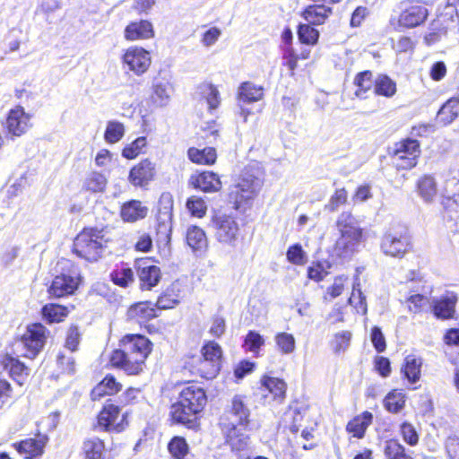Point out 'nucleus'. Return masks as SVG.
<instances>
[{"label":"nucleus","mask_w":459,"mask_h":459,"mask_svg":"<svg viewBox=\"0 0 459 459\" xmlns=\"http://www.w3.org/2000/svg\"><path fill=\"white\" fill-rule=\"evenodd\" d=\"M207 403L204 389L196 385L185 387L177 403L171 406L172 420L188 428L194 426L196 415L200 413Z\"/></svg>","instance_id":"obj_2"},{"label":"nucleus","mask_w":459,"mask_h":459,"mask_svg":"<svg viewBox=\"0 0 459 459\" xmlns=\"http://www.w3.org/2000/svg\"><path fill=\"white\" fill-rule=\"evenodd\" d=\"M49 331L41 324L28 325L26 333L17 342V349L26 358L34 359L46 344Z\"/></svg>","instance_id":"obj_7"},{"label":"nucleus","mask_w":459,"mask_h":459,"mask_svg":"<svg viewBox=\"0 0 459 459\" xmlns=\"http://www.w3.org/2000/svg\"><path fill=\"white\" fill-rule=\"evenodd\" d=\"M278 349L283 354H290L295 350V338L288 333H279L274 337Z\"/></svg>","instance_id":"obj_49"},{"label":"nucleus","mask_w":459,"mask_h":459,"mask_svg":"<svg viewBox=\"0 0 459 459\" xmlns=\"http://www.w3.org/2000/svg\"><path fill=\"white\" fill-rule=\"evenodd\" d=\"M125 134L124 125L118 121L108 122L104 134L105 141L108 143H117Z\"/></svg>","instance_id":"obj_46"},{"label":"nucleus","mask_w":459,"mask_h":459,"mask_svg":"<svg viewBox=\"0 0 459 459\" xmlns=\"http://www.w3.org/2000/svg\"><path fill=\"white\" fill-rule=\"evenodd\" d=\"M419 195L427 203H430L437 193V182L433 176L424 175L417 182Z\"/></svg>","instance_id":"obj_29"},{"label":"nucleus","mask_w":459,"mask_h":459,"mask_svg":"<svg viewBox=\"0 0 459 459\" xmlns=\"http://www.w3.org/2000/svg\"><path fill=\"white\" fill-rule=\"evenodd\" d=\"M48 442L45 435H39L37 438H28L15 444L16 449L20 454L25 455L27 459H39L44 453V447Z\"/></svg>","instance_id":"obj_19"},{"label":"nucleus","mask_w":459,"mask_h":459,"mask_svg":"<svg viewBox=\"0 0 459 459\" xmlns=\"http://www.w3.org/2000/svg\"><path fill=\"white\" fill-rule=\"evenodd\" d=\"M384 452L387 459H412L405 454L404 447L396 440L386 441Z\"/></svg>","instance_id":"obj_47"},{"label":"nucleus","mask_w":459,"mask_h":459,"mask_svg":"<svg viewBox=\"0 0 459 459\" xmlns=\"http://www.w3.org/2000/svg\"><path fill=\"white\" fill-rule=\"evenodd\" d=\"M148 208L138 200H131L125 203L120 211L123 221L134 222L146 217Z\"/></svg>","instance_id":"obj_23"},{"label":"nucleus","mask_w":459,"mask_h":459,"mask_svg":"<svg viewBox=\"0 0 459 459\" xmlns=\"http://www.w3.org/2000/svg\"><path fill=\"white\" fill-rule=\"evenodd\" d=\"M186 207L192 215L198 218L204 216L207 210L204 201L197 196H191L188 198L186 201Z\"/></svg>","instance_id":"obj_57"},{"label":"nucleus","mask_w":459,"mask_h":459,"mask_svg":"<svg viewBox=\"0 0 459 459\" xmlns=\"http://www.w3.org/2000/svg\"><path fill=\"white\" fill-rule=\"evenodd\" d=\"M405 404V395L402 392L394 390L390 392L384 400L385 408L393 413L399 412Z\"/></svg>","instance_id":"obj_43"},{"label":"nucleus","mask_w":459,"mask_h":459,"mask_svg":"<svg viewBox=\"0 0 459 459\" xmlns=\"http://www.w3.org/2000/svg\"><path fill=\"white\" fill-rule=\"evenodd\" d=\"M457 297L455 293H447L439 300H436L433 305V312L437 318H451L455 313V306Z\"/></svg>","instance_id":"obj_24"},{"label":"nucleus","mask_w":459,"mask_h":459,"mask_svg":"<svg viewBox=\"0 0 459 459\" xmlns=\"http://www.w3.org/2000/svg\"><path fill=\"white\" fill-rule=\"evenodd\" d=\"M154 176L155 165L146 159L131 169L128 180L134 186H143L152 181Z\"/></svg>","instance_id":"obj_17"},{"label":"nucleus","mask_w":459,"mask_h":459,"mask_svg":"<svg viewBox=\"0 0 459 459\" xmlns=\"http://www.w3.org/2000/svg\"><path fill=\"white\" fill-rule=\"evenodd\" d=\"M30 118L31 116L22 106H16L8 112L4 128L12 136H22L31 126Z\"/></svg>","instance_id":"obj_12"},{"label":"nucleus","mask_w":459,"mask_h":459,"mask_svg":"<svg viewBox=\"0 0 459 459\" xmlns=\"http://www.w3.org/2000/svg\"><path fill=\"white\" fill-rule=\"evenodd\" d=\"M239 428H223L226 434V442L233 452L241 453L246 451L249 446V437L242 433Z\"/></svg>","instance_id":"obj_22"},{"label":"nucleus","mask_w":459,"mask_h":459,"mask_svg":"<svg viewBox=\"0 0 459 459\" xmlns=\"http://www.w3.org/2000/svg\"><path fill=\"white\" fill-rule=\"evenodd\" d=\"M169 453L178 459H183L188 453V445L184 437H173L168 446Z\"/></svg>","instance_id":"obj_48"},{"label":"nucleus","mask_w":459,"mask_h":459,"mask_svg":"<svg viewBox=\"0 0 459 459\" xmlns=\"http://www.w3.org/2000/svg\"><path fill=\"white\" fill-rule=\"evenodd\" d=\"M137 275L142 290H150L155 287L161 279L160 269L152 264L149 259H142L135 263Z\"/></svg>","instance_id":"obj_13"},{"label":"nucleus","mask_w":459,"mask_h":459,"mask_svg":"<svg viewBox=\"0 0 459 459\" xmlns=\"http://www.w3.org/2000/svg\"><path fill=\"white\" fill-rule=\"evenodd\" d=\"M298 36L299 40L307 45H315L319 38V32L310 24H300L298 30Z\"/></svg>","instance_id":"obj_50"},{"label":"nucleus","mask_w":459,"mask_h":459,"mask_svg":"<svg viewBox=\"0 0 459 459\" xmlns=\"http://www.w3.org/2000/svg\"><path fill=\"white\" fill-rule=\"evenodd\" d=\"M125 415L120 419V409L118 405L107 403L98 417V423L105 430H116L120 432L123 429V421Z\"/></svg>","instance_id":"obj_16"},{"label":"nucleus","mask_w":459,"mask_h":459,"mask_svg":"<svg viewBox=\"0 0 459 459\" xmlns=\"http://www.w3.org/2000/svg\"><path fill=\"white\" fill-rule=\"evenodd\" d=\"M332 14V8L324 4L308 5L302 13L303 18L312 25L325 23V20Z\"/></svg>","instance_id":"obj_25"},{"label":"nucleus","mask_w":459,"mask_h":459,"mask_svg":"<svg viewBox=\"0 0 459 459\" xmlns=\"http://www.w3.org/2000/svg\"><path fill=\"white\" fill-rule=\"evenodd\" d=\"M351 338V333L349 331L337 333L331 342L333 351L335 353L344 352L350 346Z\"/></svg>","instance_id":"obj_53"},{"label":"nucleus","mask_w":459,"mask_h":459,"mask_svg":"<svg viewBox=\"0 0 459 459\" xmlns=\"http://www.w3.org/2000/svg\"><path fill=\"white\" fill-rule=\"evenodd\" d=\"M198 93L206 100L211 109L217 108L221 103L220 92L212 83L203 82L198 86Z\"/></svg>","instance_id":"obj_40"},{"label":"nucleus","mask_w":459,"mask_h":459,"mask_svg":"<svg viewBox=\"0 0 459 459\" xmlns=\"http://www.w3.org/2000/svg\"><path fill=\"white\" fill-rule=\"evenodd\" d=\"M110 278L115 284L120 287H126L134 281V273L131 268L123 267L113 271Z\"/></svg>","instance_id":"obj_51"},{"label":"nucleus","mask_w":459,"mask_h":459,"mask_svg":"<svg viewBox=\"0 0 459 459\" xmlns=\"http://www.w3.org/2000/svg\"><path fill=\"white\" fill-rule=\"evenodd\" d=\"M188 158L195 163L211 165L216 161L217 153L214 148L206 147L203 150L190 148L187 152Z\"/></svg>","instance_id":"obj_33"},{"label":"nucleus","mask_w":459,"mask_h":459,"mask_svg":"<svg viewBox=\"0 0 459 459\" xmlns=\"http://www.w3.org/2000/svg\"><path fill=\"white\" fill-rule=\"evenodd\" d=\"M336 227L340 237L335 241L334 253L339 257L350 258L359 250L363 238V229L358 220L348 212L338 216Z\"/></svg>","instance_id":"obj_3"},{"label":"nucleus","mask_w":459,"mask_h":459,"mask_svg":"<svg viewBox=\"0 0 459 459\" xmlns=\"http://www.w3.org/2000/svg\"><path fill=\"white\" fill-rule=\"evenodd\" d=\"M221 349L215 342H209L203 348L204 361L201 363V370L207 368L206 377H214L220 371Z\"/></svg>","instance_id":"obj_15"},{"label":"nucleus","mask_w":459,"mask_h":459,"mask_svg":"<svg viewBox=\"0 0 459 459\" xmlns=\"http://www.w3.org/2000/svg\"><path fill=\"white\" fill-rule=\"evenodd\" d=\"M147 141L146 138L143 136L138 137L135 139L132 143L126 145L122 152L123 157L132 160L137 157L143 148L146 146Z\"/></svg>","instance_id":"obj_54"},{"label":"nucleus","mask_w":459,"mask_h":459,"mask_svg":"<svg viewBox=\"0 0 459 459\" xmlns=\"http://www.w3.org/2000/svg\"><path fill=\"white\" fill-rule=\"evenodd\" d=\"M125 38L127 40L134 41L139 39H147L154 36L152 24L146 20L130 22L125 29Z\"/></svg>","instance_id":"obj_20"},{"label":"nucleus","mask_w":459,"mask_h":459,"mask_svg":"<svg viewBox=\"0 0 459 459\" xmlns=\"http://www.w3.org/2000/svg\"><path fill=\"white\" fill-rule=\"evenodd\" d=\"M73 352L63 350L56 356V364L61 373L72 375L75 372V361Z\"/></svg>","instance_id":"obj_45"},{"label":"nucleus","mask_w":459,"mask_h":459,"mask_svg":"<svg viewBox=\"0 0 459 459\" xmlns=\"http://www.w3.org/2000/svg\"><path fill=\"white\" fill-rule=\"evenodd\" d=\"M446 452L451 459H459V438L450 437L446 442Z\"/></svg>","instance_id":"obj_64"},{"label":"nucleus","mask_w":459,"mask_h":459,"mask_svg":"<svg viewBox=\"0 0 459 459\" xmlns=\"http://www.w3.org/2000/svg\"><path fill=\"white\" fill-rule=\"evenodd\" d=\"M29 368L21 361L12 357L8 365L7 376L11 377L20 385H23L29 376Z\"/></svg>","instance_id":"obj_42"},{"label":"nucleus","mask_w":459,"mask_h":459,"mask_svg":"<svg viewBox=\"0 0 459 459\" xmlns=\"http://www.w3.org/2000/svg\"><path fill=\"white\" fill-rule=\"evenodd\" d=\"M191 185L204 192H217L221 188V182L217 174L204 171L191 177Z\"/></svg>","instance_id":"obj_21"},{"label":"nucleus","mask_w":459,"mask_h":459,"mask_svg":"<svg viewBox=\"0 0 459 459\" xmlns=\"http://www.w3.org/2000/svg\"><path fill=\"white\" fill-rule=\"evenodd\" d=\"M107 186V179L104 175L92 172L85 179L83 188L92 193L103 192Z\"/></svg>","instance_id":"obj_44"},{"label":"nucleus","mask_w":459,"mask_h":459,"mask_svg":"<svg viewBox=\"0 0 459 459\" xmlns=\"http://www.w3.org/2000/svg\"><path fill=\"white\" fill-rule=\"evenodd\" d=\"M264 97V88L252 82H243L238 88V100L244 103L255 102Z\"/></svg>","instance_id":"obj_32"},{"label":"nucleus","mask_w":459,"mask_h":459,"mask_svg":"<svg viewBox=\"0 0 459 459\" xmlns=\"http://www.w3.org/2000/svg\"><path fill=\"white\" fill-rule=\"evenodd\" d=\"M371 342L375 349L378 352H383L385 350L386 344L385 337L381 332V329L377 326L372 328L371 331Z\"/></svg>","instance_id":"obj_63"},{"label":"nucleus","mask_w":459,"mask_h":459,"mask_svg":"<svg viewBox=\"0 0 459 459\" xmlns=\"http://www.w3.org/2000/svg\"><path fill=\"white\" fill-rule=\"evenodd\" d=\"M264 344V337L255 331H249L245 338V345L252 352H257Z\"/></svg>","instance_id":"obj_58"},{"label":"nucleus","mask_w":459,"mask_h":459,"mask_svg":"<svg viewBox=\"0 0 459 459\" xmlns=\"http://www.w3.org/2000/svg\"><path fill=\"white\" fill-rule=\"evenodd\" d=\"M109 238L104 229H84L74 241V252L90 262L97 261L107 248Z\"/></svg>","instance_id":"obj_4"},{"label":"nucleus","mask_w":459,"mask_h":459,"mask_svg":"<svg viewBox=\"0 0 459 459\" xmlns=\"http://www.w3.org/2000/svg\"><path fill=\"white\" fill-rule=\"evenodd\" d=\"M354 84L357 87L355 96L359 99H366V93L372 89L373 84L375 85L372 73L370 71L359 73L354 78Z\"/></svg>","instance_id":"obj_38"},{"label":"nucleus","mask_w":459,"mask_h":459,"mask_svg":"<svg viewBox=\"0 0 459 459\" xmlns=\"http://www.w3.org/2000/svg\"><path fill=\"white\" fill-rule=\"evenodd\" d=\"M411 247V237L404 228L390 229L382 238L381 249L386 255L401 258Z\"/></svg>","instance_id":"obj_8"},{"label":"nucleus","mask_w":459,"mask_h":459,"mask_svg":"<svg viewBox=\"0 0 459 459\" xmlns=\"http://www.w3.org/2000/svg\"><path fill=\"white\" fill-rule=\"evenodd\" d=\"M262 395L266 396V393L271 394L273 399H282L286 393V384L284 381L270 377H264L261 380Z\"/></svg>","instance_id":"obj_26"},{"label":"nucleus","mask_w":459,"mask_h":459,"mask_svg":"<svg viewBox=\"0 0 459 459\" xmlns=\"http://www.w3.org/2000/svg\"><path fill=\"white\" fill-rule=\"evenodd\" d=\"M373 415L371 412L364 411L362 414L355 417L346 426V430L352 433L353 437H363L367 428L371 424Z\"/></svg>","instance_id":"obj_30"},{"label":"nucleus","mask_w":459,"mask_h":459,"mask_svg":"<svg viewBox=\"0 0 459 459\" xmlns=\"http://www.w3.org/2000/svg\"><path fill=\"white\" fill-rule=\"evenodd\" d=\"M422 359L414 355H408L404 359L402 372L408 381L414 384L420 380Z\"/></svg>","instance_id":"obj_31"},{"label":"nucleus","mask_w":459,"mask_h":459,"mask_svg":"<svg viewBox=\"0 0 459 459\" xmlns=\"http://www.w3.org/2000/svg\"><path fill=\"white\" fill-rule=\"evenodd\" d=\"M123 60L129 69L137 75L145 73L151 65L150 53L139 47H131L126 49Z\"/></svg>","instance_id":"obj_14"},{"label":"nucleus","mask_w":459,"mask_h":459,"mask_svg":"<svg viewBox=\"0 0 459 459\" xmlns=\"http://www.w3.org/2000/svg\"><path fill=\"white\" fill-rule=\"evenodd\" d=\"M210 227L212 229L215 239L230 247H235L240 237V228L237 218L233 215L216 212L212 215Z\"/></svg>","instance_id":"obj_5"},{"label":"nucleus","mask_w":459,"mask_h":459,"mask_svg":"<svg viewBox=\"0 0 459 459\" xmlns=\"http://www.w3.org/2000/svg\"><path fill=\"white\" fill-rule=\"evenodd\" d=\"M374 92L377 95L391 98L396 92V83L387 75L380 74L375 80Z\"/></svg>","instance_id":"obj_39"},{"label":"nucleus","mask_w":459,"mask_h":459,"mask_svg":"<svg viewBox=\"0 0 459 459\" xmlns=\"http://www.w3.org/2000/svg\"><path fill=\"white\" fill-rule=\"evenodd\" d=\"M186 242L195 251L206 248L208 244L205 232L197 226H191L187 229Z\"/></svg>","instance_id":"obj_34"},{"label":"nucleus","mask_w":459,"mask_h":459,"mask_svg":"<svg viewBox=\"0 0 459 459\" xmlns=\"http://www.w3.org/2000/svg\"><path fill=\"white\" fill-rule=\"evenodd\" d=\"M83 452L85 459H104V443L98 437H91L84 441Z\"/></svg>","instance_id":"obj_41"},{"label":"nucleus","mask_w":459,"mask_h":459,"mask_svg":"<svg viewBox=\"0 0 459 459\" xmlns=\"http://www.w3.org/2000/svg\"><path fill=\"white\" fill-rule=\"evenodd\" d=\"M81 333L76 325H71L66 333L65 350L74 352L80 343Z\"/></svg>","instance_id":"obj_56"},{"label":"nucleus","mask_w":459,"mask_h":459,"mask_svg":"<svg viewBox=\"0 0 459 459\" xmlns=\"http://www.w3.org/2000/svg\"><path fill=\"white\" fill-rule=\"evenodd\" d=\"M152 351V342L141 334H127L119 343V349L110 356L112 366L127 375H138L145 367V359Z\"/></svg>","instance_id":"obj_1"},{"label":"nucleus","mask_w":459,"mask_h":459,"mask_svg":"<svg viewBox=\"0 0 459 459\" xmlns=\"http://www.w3.org/2000/svg\"><path fill=\"white\" fill-rule=\"evenodd\" d=\"M221 35V30L219 28L212 27L204 33L201 42L204 46L210 48L216 43Z\"/></svg>","instance_id":"obj_62"},{"label":"nucleus","mask_w":459,"mask_h":459,"mask_svg":"<svg viewBox=\"0 0 459 459\" xmlns=\"http://www.w3.org/2000/svg\"><path fill=\"white\" fill-rule=\"evenodd\" d=\"M251 411L246 401V397L236 394L227 406L224 416L221 418L222 428H239L247 430L251 423Z\"/></svg>","instance_id":"obj_6"},{"label":"nucleus","mask_w":459,"mask_h":459,"mask_svg":"<svg viewBox=\"0 0 459 459\" xmlns=\"http://www.w3.org/2000/svg\"><path fill=\"white\" fill-rule=\"evenodd\" d=\"M121 388V385L117 382L113 376L108 375L105 378L92 390L91 397L93 400L101 397L103 394H113L117 393Z\"/></svg>","instance_id":"obj_35"},{"label":"nucleus","mask_w":459,"mask_h":459,"mask_svg":"<svg viewBox=\"0 0 459 459\" xmlns=\"http://www.w3.org/2000/svg\"><path fill=\"white\" fill-rule=\"evenodd\" d=\"M420 152L419 142L408 138L394 145L393 161L399 169H411L417 165Z\"/></svg>","instance_id":"obj_9"},{"label":"nucleus","mask_w":459,"mask_h":459,"mask_svg":"<svg viewBox=\"0 0 459 459\" xmlns=\"http://www.w3.org/2000/svg\"><path fill=\"white\" fill-rule=\"evenodd\" d=\"M401 432L405 442L411 446H415L419 441L418 434L414 427L407 422H404L401 426Z\"/></svg>","instance_id":"obj_60"},{"label":"nucleus","mask_w":459,"mask_h":459,"mask_svg":"<svg viewBox=\"0 0 459 459\" xmlns=\"http://www.w3.org/2000/svg\"><path fill=\"white\" fill-rule=\"evenodd\" d=\"M41 313L48 323H58L68 316L69 310L66 307L50 303L42 307Z\"/></svg>","instance_id":"obj_36"},{"label":"nucleus","mask_w":459,"mask_h":459,"mask_svg":"<svg viewBox=\"0 0 459 459\" xmlns=\"http://www.w3.org/2000/svg\"><path fill=\"white\" fill-rule=\"evenodd\" d=\"M172 92V86L167 81H157L153 83L152 100L160 107L166 106Z\"/></svg>","instance_id":"obj_37"},{"label":"nucleus","mask_w":459,"mask_h":459,"mask_svg":"<svg viewBox=\"0 0 459 459\" xmlns=\"http://www.w3.org/2000/svg\"><path fill=\"white\" fill-rule=\"evenodd\" d=\"M349 303L351 305H354L356 307L359 306V307L362 308L364 312L367 311L366 297L362 293L359 282L353 283L352 292L349 299Z\"/></svg>","instance_id":"obj_59"},{"label":"nucleus","mask_w":459,"mask_h":459,"mask_svg":"<svg viewBox=\"0 0 459 459\" xmlns=\"http://www.w3.org/2000/svg\"><path fill=\"white\" fill-rule=\"evenodd\" d=\"M459 115V95L449 99L439 109L437 121L444 126L451 124Z\"/></svg>","instance_id":"obj_28"},{"label":"nucleus","mask_w":459,"mask_h":459,"mask_svg":"<svg viewBox=\"0 0 459 459\" xmlns=\"http://www.w3.org/2000/svg\"><path fill=\"white\" fill-rule=\"evenodd\" d=\"M262 184V180L258 177L245 170L230 195L234 197L236 204L240 205L242 203L254 198L260 190Z\"/></svg>","instance_id":"obj_10"},{"label":"nucleus","mask_w":459,"mask_h":459,"mask_svg":"<svg viewBox=\"0 0 459 459\" xmlns=\"http://www.w3.org/2000/svg\"><path fill=\"white\" fill-rule=\"evenodd\" d=\"M173 200L169 194H162L159 202V218L170 220L172 217Z\"/></svg>","instance_id":"obj_55"},{"label":"nucleus","mask_w":459,"mask_h":459,"mask_svg":"<svg viewBox=\"0 0 459 459\" xmlns=\"http://www.w3.org/2000/svg\"><path fill=\"white\" fill-rule=\"evenodd\" d=\"M286 256L290 263L296 265H303L307 262V255L299 244L290 246L287 250Z\"/></svg>","instance_id":"obj_52"},{"label":"nucleus","mask_w":459,"mask_h":459,"mask_svg":"<svg viewBox=\"0 0 459 459\" xmlns=\"http://www.w3.org/2000/svg\"><path fill=\"white\" fill-rule=\"evenodd\" d=\"M79 273L75 270H68L55 276L48 291L52 298H62L74 294L79 285Z\"/></svg>","instance_id":"obj_11"},{"label":"nucleus","mask_w":459,"mask_h":459,"mask_svg":"<svg viewBox=\"0 0 459 459\" xmlns=\"http://www.w3.org/2000/svg\"><path fill=\"white\" fill-rule=\"evenodd\" d=\"M407 302L409 303V311L416 314L427 304L428 299L421 294H413L408 298Z\"/></svg>","instance_id":"obj_61"},{"label":"nucleus","mask_w":459,"mask_h":459,"mask_svg":"<svg viewBox=\"0 0 459 459\" xmlns=\"http://www.w3.org/2000/svg\"><path fill=\"white\" fill-rule=\"evenodd\" d=\"M428 9L421 4H413L406 7L398 19L399 26L414 28L423 23L428 18Z\"/></svg>","instance_id":"obj_18"},{"label":"nucleus","mask_w":459,"mask_h":459,"mask_svg":"<svg viewBox=\"0 0 459 459\" xmlns=\"http://www.w3.org/2000/svg\"><path fill=\"white\" fill-rule=\"evenodd\" d=\"M155 310L149 302H139L131 306L127 310V318L139 324L155 316Z\"/></svg>","instance_id":"obj_27"}]
</instances>
